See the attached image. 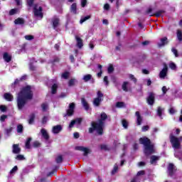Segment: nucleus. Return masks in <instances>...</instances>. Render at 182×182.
<instances>
[{"mask_svg":"<svg viewBox=\"0 0 182 182\" xmlns=\"http://www.w3.org/2000/svg\"><path fill=\"white\" fill-rule=\"evenodd\" d=\"M33 99V92L32 91V87L31 85H26L21 88L16 97L18 110H22V109L26 106L28 100H32Z\"/></svg>","mask_w":182,"mask_h":182,"instance_id":"f257e3e1","label":"nucleus"},{"mask_svg":"<svg viewBox=\"0 0 182 182\" xmlns=\"http://www.w3.org/2000/svg\"><path fill=\"white\" fill-rule=\"evenodd\" d=\"M107 119V114L106 112H102L100 115V118L98 119V122H92L91 127L88 129V132L92 134L93 132L97 131V134L99 136L103 135V127H105V122H106Z\"/></svg>","mask_w":182,"mask_h":182,"instance_id":"f03ea898","label":"nucleus"},{"mask_svg":"<svg viewBox=\"0 0 182 182\" xmlns=\"http://www.w3.org/2000/svg\"><path fill=\"white\" fill-rule=\"evenodd\" d=\"M139 144L144 146V153L145 156H151L155 153L154 145L151 144V141L146 136L139 138Z\"/></svg>","mask_w":182,"mask_h":182,"instance_id":"7ed1b4c3","label":"nucleus"},{"mask_svg":"<svg viewBox=\"0 0 182 182\" xmlns=\"http://www.w3.org/2000/svg\"><path fill=\"white\" fill-rule=\"evenodd\" d=\"M33 12L34 14V16L36 18H43V8L42 6H38V4H36L33 5Z\"/></svg>","mask_w":182,"mask_h":182,"instance_id":"20e7f679","label":"nucleus"},{"mask_svg":"<svg viewBox=\"0 0 182 182\" xmlns=\"http://www.w3.org/2000/svg\"><path fill=\"white\" fill-rule=\"evenodd\" d=\"M102 102H103V94L102 91L98 90L97 92V97L94 99L92 103H93V105L95 106V107H99Z\"/></svg>","mask_w":182,"mask_h":182,"instance_id":"39448f33","label":"nucleus"},{"mask_svg":"<svg viewBox=\"0 0 182 182\" xmlns=\"http://www.w3.org/2000/svg\"><path fill=\"white\" fill-rule=\"evenodd\" d=\"M75 107L76 105L75 104V102L70 103L68 109L66 111V114H64L63 117H66V116H68V117H71V116H73V114H75Z\"/></svg>","mask_w":182,"mask_h":182,"instance_id":"423d86ee","label":"nucleus"},{"mask_svg":"<svg viewBox=\"0 0 182 182\" xmlns=\"http://www.w3.org/2000/svg\"><path fill=\"white\" fill-rule=\"evenodd\" d=\"M155 102H156V94H154V92H149V95L146 97V103L149 106H153V105H154Z\"/></svg>","mask_w":182,"mask_h":182,"instance_id":"0eeeda50","label":"nucleus"},{"mask_svg":"<svg viewBox=\"0 0 182 182\" xmlns=\"http://www.w3.org/2000/svg\"><path fill=\"white\" fill-rule=\"evenodd\" d=\"M171 143L172 144V146L173 149H176V150H178L180 149V140L178 138L176 137L175 136L171 135Z\"/></svg>","mask_w":182,"mask_h":182,"instance_id":"6e6552de","label":"nucleus"},{"mask_svg":"<svg viewBox=\"0 0 182 182\" xmlns=\"http://www.w3.org/2000/svg\"><path fill=\"white\" fill-rule=\"evenodd\" d=\"M63 129V128L62 127V125L58 124V125L53 127L52 133H53V134H59V133Z\"/></svg>","mask_w":182,"mask_h":182,"instance_id":"1a4fd4ad","label":"nucleus"},{"mask_svg":"<svg viewBox=\"0 0 182 182\" xmlns=\"http://www.w3.org/2000/svg\"><path fill=\"white\" fill-rule=\"evenodd\" d=\"M168 70V68L167 67V65L164 64V68L161 70V71L159 73V77L164 78L166 76H167Z\"/></svg>","mask_w":182,"mask_h":182,"instance_id":"9d476101","label":"nucleus"},{"mask_svg":"<svg viewBox=\"0 0 182 182\" xmlns=\"http://www.w3.org/2000/svg\"><path fill=\"white\" fill-rule=\"evenodd\" d=\"M135 115L136 116V124H137V126H141V123L143 122V117H141V115L140 114V112L136 111L135 112Z\"/></svg>","mask_w":182,"mask_h":182,"instance_id":"9b49d317","label":"nucleus"},{"mask_svg":"<svg viewBox=\"0 0 182 182\" xmlns=\"http://www.w3.org/2000/svg\"><path fill=\"white\" fill-rule=\"evenodd\" d=\"M12 148V153L14 154H19V153H21V147H19V144H13Z\"/></svg>","mask_w":182,"mask_h":182,"instance_id":"f8f14e48","label":"nucleus"},{"mask_svg":"<svg viewBox=\"0 0 182 182\" xmlns=\"http://www.w3.org/2000/svg\"><path fill=\"white\" fill-rule=\"evenodd\" d=\"M161 43H158V46L159 48H163V46H166V45L168 44V39L167 38V37H164L162 38H161Z\"/></svg>","mask_w":182,"mask_h":182,"instance_id":"ddd939ff","label":"nucleus"},{"mask_svg":"<svg viewBox=\"0 0 182 182\" xmlns=\"http://www.w3.org/2000/svg\"><path fill=\"white\" fill-rule=\"evenodd\" d=\"M75 40L77 42V48L82 49V48H83V40L78 36H75Z\"/></svg>","mask_w":182,"mask_h":182,"instance_id":"4468645a","label":"nucleus"},{"mask_svg":"<svg viewBox=\"0 0 182 182\" xmlns=\"http://www.w3.org/2000/svg\"><path fill=\"white\" fill-rule=\"evenodd\" d=\"M75 150H77L78 151H83L84 156L89 154V149L85 146H75Z\"/></svg>","mask_w":182,"mask_h":182,"instance_id":"2eb2a0df","label":"nucleus"},{"mask_svg":"<svg viewBox=\"0 0 182 182\" xmlns=\"http://www.w3.org/2000/svg\"><path fill=\"white\" fill-rule=\"evenodd\" d=\"M3 59L7 63H9L12 60V55H9L7 52L3 53Z\"/></svg>","mask_w":182,"mask_h":182,"instance_id":"dca6fc26","label":"nucleus"},{"mask_svg":"<svg viewBox=\"0 0 182 182\" xmlns=\"http://www.w3.org/2000/svg\"><path fill=\"white\" fill-rule=\"evenodd\" d=\"M168 175L170 176V177H173L174 176V164H168Z\"/></svg>","mask_w":182,"mask_h":182,"instance_id":"f3484780","label":"nucleus"},{"mask_svg":"<svg viewBox=\"0 0 182 182\" xmlns=\"http://www.w3.org/2000/svg\"><path fill=\"white\" fill-rule=\"evenodd\" d=\"M41 133L45 140H49V139L50 138V136H49V134L48 133V131H46V129H41Z\"/></svg>","mask_w":182,"mask_h":182,"instance_id":"a211bd4d","label":"nucleus"},{"mask_svg":"<svg viewBox=\"0 0 182 182\" xmlns=\"http://www.w3.org/2000/svg\"><path fill=\"white\" fill-rule=\"evenodd\" d=\"M70 11L71 14H74V15H76V14H77V4L76 3H73L70 6Z\"/></svg>","mask_w":182,"mask_h":182,"instance_id":"6ab92c4d","label":"nucleus"},{"mask_svg":"<svg viewBox=\"0 0 182 182\" xmlns=\"http://www.w3.org/2000/svg\"><path fill=\"white\" fill-rule=\"evenodd\" d=\"M163 14H166V11L164 10H159L157 11L155 14H150L149 16H156V18H160Z\"/></svg>","mask_w":182,"mask_h":182,"instance_id":"aec40b11","label":"nucleus"},{"mask_svg":"<svg viewBox=\"0 0 182 182\" xmlns=\"http://www.w3.org/2000/svg\"><path fill=\"white\" fill-rule=\"evenodd\" d=\"M83 80L85 82H88L89 80H92V83H95V80L93 79V77H92V75L90 74H87L84 75Z\"/></svg>","mask_w":182,"mask_h":182,"instance_id":"412c9836","label":"nucleus"},{"mask_svg":"<svg viewBox=\"0 0 182 182\" xmlns=\"http://www.w3.org/2000/svg\"><path fill=\"white\" fill-rule=\"evenodd\" d=\"M58 87L59 86L57 83H54L51 87V95H56L58 93Z\"/></svg>","mask_w":182,"mask_h":182,"instance_id":"4be33fe9","label":"nucleus"},{"mask_svg":"<svg viewBox=\"0 0 182 182\" xmlns=\"http://www.w3.org/2000/svg\"><path fill=\"white\" fill-rule=\"evenodd\" d=\"M81 102H82V105L83 107L87 112V110H89L90 107H89V103L87 102V101H86V99L82 98L81 99Z\"/></svg>","mask_w":182,"mask_h":182,"instance_id":"5701e85b","label":"nucleus"},{"mask_svg":"<svg viewBox=\"0 0 182 182\" xmlns=\"http://www.w3.org/2000/svg\"><path fill=\"white\" fill-rule=\"evenodd\" d=\"M4 96V99L7 100V102H12V100H14V95L11 93H5Z\"/></svg>","mask_w":182,"mask_h":182,"instance_id":"b1692460","label":"nucleus"},{"mask_svg":"<svg viewBox=\"0 0 182 182\" xmlns=\"http://www.w3.org/2000/svg\"><path fill=\"white\" fill-rule=\"evenodd\" d=\"M15 25H24L25 24V19L23 18H18L14 21Z\"/></svg>","mask_w":182,"mask_h":182,"instance_id":"393cba45","label":"nucleus"},{"mask_svg":"<svg viewBox=\"0 0 182 182\" xmlns=\"http://www.w3.org/2000/svg\"><path fill=\"white\" fill-rule=\"evenodd\" d=\"M160 160V156H157L156 155H152L150 157V163L151 164H154V163H156V161Z\"/></svg>","mask_w":182,"mask_h":182,"instance_id":"a878e982","label":"nucleus"},{"mask_svg":"<svg viewBox=\"0 0 182 182\" xmlns=\"http://www.w3.org/2000/svg\"><path fill=\"white\" fill-rule=\"evenodd\" d=\"M52 22H53V29H55L56 28H58V26H59V22H60L59 18H55L52 20Z\"/></svg>","mask_w":182,"mask_h":182,"instance_id":"bb28decb","label":"nucleus"},{"mask_svg":"<svg viewBox=\"0 0 182 182\" xmlns=\"http://www.w3.org/2000/svg\"><path fill=\"white\" fill-rule=\"evenodd\" d=\"M163 112H164V109L161 107H158L157 108V116L160 117L161 119H163Z\"/></svg>","mask_w":182,"mask_h":182,"instance_id":"cd10ccee","label":"nucleus"},{"mask_svg":"<svg viewBox=\"0 0 182 182\" xmlns=\"http://www.w3.org/2000/svg\"><path fill=\"white\" fill-rule=\"evenodd\" d=\"M36 115L34 113L31 114L29 117L28 124H32L35 122Z\"/></svg>","mask_w":182,"mask_h":182,"instance_id":"c85d7f7f","label":"nucleus"},{"mask_svg":"<svg viewBox=\"0 0 182 182\" xmlns=\"http://www.w3.org/2000/svg\"><path fill=\"white\" fill-rule=\"evenodd\" d=\"M21 80H19V79H16L15 80V81H14V82H13L12 84H11V87L13 88V89H15V87H16V86H19V85H21Z\"/></svg>","mask_w":182,"mask_h":182,"instance_id":"c756f323","label":"nucleus"},{"mask_svg":"<svg viewBox=\"0 0 182 182\" xmlns=\"http://www.w3.org/2000/svg\"><path fill=\"white\" fill-rule=\"evenodd\" d=\"M31 141H32V138L28 137L26 141V144H25L26 149H31Z\"/></svg>","mask_w":182,"mask_h":182,"instance_id":"7c9ffc66","label":"nucleus"},{"mask_svg":"<svg viewBox=\"0 0 182 182\" xmlns=\"http://www.w3.org/2000/svg\"><path fill=\"white\" fill-rule=\"evenodd\" d=\"M176 36L178 38V41L179 42H182V31L181 30L177 31Z\"/></svg>","mask_w":182,"mask_h":182,"instance_id":"2f4dec72","label":"nucleus"},{"mask_svg":"<svg viewBox=\"0 0 182 182\" xmlns=\"http://www.w3.org/2000/svg\"><path fill=\"white\" fill-rule=\"evenodd\" d=\"M127 85H129V82H124L122 84V89L124 92H129V89L127 88Z\"/></svg>","mask_w":182,"mask_h":182,"instance_id":"473e14b6","label":"nucleus"},{"mask_svg":"<svg viewBox=\"0 0 182 182\" xmlns=\"http://www.w3.org/2000/svg\"><path fill=\"white\" fill-rule=\"evenodd\" d=\"M55 161L58 164H60L63 161V156H62V155H59L55 158Z\"/></svg>","mask_w":182,"mask_h":182,"instance_id":"72a5a7b5","label":"nucleus"},{"mask_svg":"<svg viewBox=\"0 0 182 182\" xmlns=\"http://www.w3.org/2000/svg\"><path fill=\"white\" fill-rule=\"evenodd\" d=\"M17 133H23V125L21 124L17 125Z\"/></svg>","mask_w":182,"mask_h":182,"instance_id":"f704fd0d","label":"nucleus"},{"mask_svg":"<svg viewBox=\"0 0 182 182\" xmlns=\"http://www.w3.org/2000/svg\"><path fill=\"white\" fill-rule=\"evenodd\" d=\"M69 75H70L69 72L65 71V72H64V73H62L61 77H62L63 79L67 80V79H69Z\"/></svg>","mask_w":182,"mask_h":182,"instance_id":"c9c22d12","label":"nucleus"},{"mask_svg":"<svg viewBox=\"0 0 182 182\" xmlns=\"http://www.w3.org/2000/svg\"><path fill=\"white\" fill-rule=\"evenodd\" d=\"M116 107H118L119 109L122 107H126V105H124V102H117L116 103Z\"/></svg>","mask_w":182,"mask_h":182,"instance_id":"e433bc0d","label":"nucleus"},{"mask_svg":"<svg viewBox=\"0 0 182 182\" xmlns=\"http://www.w3.org/2000/svg\"><path fill=\"white\" fill-rule=\"evenodd\" d=\"M12 130H14V127H10L9 128H7L5 129V133L6 134V136H9V134H11V133H12Z\"/></svg>","mask_w":182,"mask_h":182,"instance_id":"4c0bfd02","label":"nucleus"},{"mask_svg":"<svg viewBox=\"0 0 182 182\" xmlns=\"http://www.w3.org/2000/svg\"><path fill=\"white\" fill-rule=\"evenodd\" d=\"M75 82H76V79H75V78L70 79L68 81L69 87H72V86H75Z\"/></svg>","mask_w":182,"mask_h":182,"instance_id":"58836bf2","label":"nucleus"},{"mask_svg":"<svg viewBox=\"0 0 182 182\" xmlns=\"http://www.w3.org/2000/svg\"><path fill=\"white\" fill-rule=\"evenodd\" d=\"M42 144H41V142H39V141H35L33 143V147H34L35 149H38V147H41Z\"/></svg>","mask_w":182,"mask_h":182,"instance_id":"ea45409f","label":"nucleus"},{"mask_svg":"<svg viewBox=\"0 0 182 182\" xmlns=\"http://www.w3.org/2000/svg\"><path fill=\"white\" fill-rule=\"evenodd\" d=\"M87 19H90V16H87L81 18V19L80 20V23L82 24L84 22H86V21H87Z\"/></svg>","mask_w":182,"mask_h":182,"instance_id":"a19ab883","label":"nucleus"},{"mask_svg":"<svg viewBox=\"0 0 182 182\" xmlns=\"http://www.w3.org/2000/svg\"><path fill=\"white\" fill-rule=\"evenodd\" d=\"M119 170V166H117V164H115L112 171V175H114L115 173H117V171Z\"/></svg>","mask_w":182,"mask_h":182,"instance_id":"79ce46f5","label":"nucleus"},{"mask_svg":"<svg viewBox=\"0 0 182 182\" xmlns=\"http://www.w3.org/2000/svg\"><path fill=\"white\" fill-rule=\"evenodd\" d=\"M41 108L43 112H46V110H48V103L44 102L41 104Z\"/></svg>","mask_w":182,"mask_h":182,"instance_id":"37998d69","label":"nucleus"},{"mask_svg":"<svg viewBox=\"0 0 182 182\" xmlns=\"http://www.w3.org/2000/svg\"><path fill=\"white\" fill-rule=\"evenodd\" d=\"M108 73H113L114 72V67H113V65H109L107 69Z\"/></svg>","mask_w":182,"mask_h":182,"instance_id":"c03bdc74","label":"nucleus"},{"mask_svg":"<svg viewBox=\"0 0 182 182\" xmlns=\"http://www.w3.org/2000/svg\"><path fill=\"white\" fill-rule=\"evenodd\" d=\"M169 68L170 69H172V70H176V69H177V65H176V63L171 62L169 63Z\"/></svg>","mask_w":182,"mask_h":182,"instance_id":"a18cd8bd","label":"nucleus"},{"mask_svg":"<svg viewBox=\"0 0 182 182\" xmlns=\"http://www.w3.org/2000/svg\"><path fill=\"white\" fill-rule=\"evenodd\" d=\"M122 126L124 129H127L129 127V123L126 119H122Z\"/></svg>","mask_w":182,"mask_h":182,"instance_id":"49530a36","label":"nucleus"},{"mask_svg":"<svg viewBox=\"0 0 182 182\" xmlns=\"http://www.w3.org/2000/svg\"><path fill=\"white\" fill-rule=\"evenodd\" d=\"M74 122H75V124H82V122H83V119L82 118H76L75 119H74Z\"/></svg>","mask_w":182,"mask_h":182,"instance_id":"de8ad7c7","label":"nucleus"},{"mask_svg":"<svg viewBox=\"0 0 182 182\" xmlns=\"http://www.w3.org/2000/svg\"><path fill=\"white\" fill-rule=\"evenodd\" d=\"M35 2V0H27V5H28V6L30 8H32V6H33V3Z\"/></svg>","mask_w":182,"mask_h":182,"instance_id":"09e8293b","label":"nucleus"},{"mask_svg":"<svg viewBox=\"0 0 182 182\" xmlns=\"http://www.w3.org/2000/svg\"><path fill=\"white\" fill-rule=\"evenodd\" d=\"M18 171V166H15L14 168L10 171V174H14V173H16Z\"/></svg>","mask_w":182,"mask_h":182,"instance_id":"8fccbe9b","label":"nucleus"},{"mask_svg":"<svg viewBox=\"0 0 182 182\" xmlns=\"http://www.w3.org/2000/svg\"><path fill=\"white\" fill-rule=\"evenodd\" d=\"M129 79L134 82V83H137V79L134 77L133 74L129 75Z\"/></svg>","mask_w":182,"mask_h":182,"instance_id":"3c124183","label":"nucleus"},{"mask_svg":"<svg viewBox=\"0 0 182 182\" xmlns=\"http://www.w3.org/2000/svg\"><path fill=\"white\" fill-rule=\"evenodd\" d=\"M16 159L19 161L25 160V156H23V155L18 154L16 156Z\"/></svg>","mask_w":182,"mask_h":182,"instance_id":"603ef678","label":"nucleus"},{"mask_svg":"<svg viewBox=\"0 0 182 182\" xmlns=\"http://www.w3.org/2000/svg\"><path fill=\"white\" fill-rule=\"evenodd\" d=\"M100 149L101 150H105V151H107V150H109V148H107V145L106 144H101Z\"/></svg>","mask_w":182,"mask_h":182,"instance_id":"864d4df0","label":"nucleus"},{"mask_svg":"<svg viewBox=\"0 0 182 182\" xmlns=\"http://www.w3.org/2000/svg\"><path fill=\"white\" fill-rule=\"evenodd\" d=\"M171 50H172L173 53L175 55V57L178 58V51L177 50V49L173 48L171 49Z\"/></svg>","mask_w":182,"mask_h":182,"instance_id":"5fc2aeb1","label":"nucleus"},{"mask_svg":"<svg viewBox=\"0 0 182 182\" xmlns=\"http://www.w3.org/2000/svg\"><path fill=\"white\" fill-rule=\"evenodd\" d=\"M150 129V127L149 125L143 126L141 128L142 132H147Z\"/></svg>","mask_w":182,"mask_h":182,"instance_id":"6e6d98bb","label":"nucleus"},{"mask_svg":"<svg viewBox=\"0 0 182 182\" xmlns=\"http://www.w3.org/2000/svg\"><path fill=\"white\" fill-rule=\"evenodd\" d=\"M144 174H146V171L142 170V171H138L136 173V176L139 177L140 176H144Z\"/></svg>","mask_w":182,"mask_h":182,"instance_id":"4d7b16f0","label":"nucleus"},{"mask_svg":"<svg viewBox=\"0 0 182 182\" xmlns=\"http://www.w3.org/2000/svg\"><path fill=\"white\" fill-rule=\"evenodd\" d=\"M30 70L35 71L36 70V67L33 65V63H31L29 64Z\"/></svg>","mask_w":182,"mask_h":182,"instance_id":"13d9d810","label":"nucleus"},{"mask_svg":"<svg viewBox=\"0 0 182 182\" xmlns=\"http://www.w3.org/2000/svg\"><path fill=\"white\" fill-rule=\"evenodd\" d=\"M176 109L173 107H171L169 109H168V113L170 114H174L176 113Z\"/></svg>","mask_w":182,"mask_h":182,"instance_id":"bf43d9fd","label":"nucleus"},{"mask_svg":"<svg viewBox=\"0 0 182 182\" xmlns=\"http://www.w3.org/2000/svg\"><path fill=\"white\" fill-rule=\"evenodd\" d=\"M7 118H8L7 115L3 114L0 117V121L4 122H5V119H7Z\"/></svg>","mask_w":182,"mask_h":182,"instance_id":"052dcab7","label":"nucleus"},{"mask_svg":"<svg viewBox=\"0 0 182 182\" xmlns=\"http://www.w3.org/2000/svg\"><path fill=\"white\" fill-rule=\"evenodd\" d=\"M16 9H12L10 10L9 11V15L12 16V15H15V14H16Z\"/></svg>","mask_w":182,"mask_h":182,"instance_id":"680f3d73","label":"nucleus"},{"mask_svg":"<svg viewBox=\"0 0 182 182\" xmlns=\"http://www.w3.org/2000/svg\"><path fill=\"white\" fill-rule=\"evenodd\" d=\"M86 4H87V0H81L82 8H85V6H86Z\"/></svg>","mask_w":182,"mask_h":182,"instance_id":"e2e57ef3","label":"nucleus"},{"mask_svg":"<svg viewBox=\"0 0 182 182\" xmlns=\"http://www.w3.org/2000/svg\"><path fill=\"white\" fill-rule=\"evenodd\" d=\"M25 39H26V41H32V39H33V36L27 35L25 36Z\"/></svg>","mask_w":182,"mask_h":182,"instance_id":"0e129e2a","label":"nucleus"},{"mask_svg":"<svg viewBox=\"0 0 182 182\" xmlns=\"http://www.w3.org/2000/svg\"><path fill=\"white\" fill-rule=\"evenodd\" d=\"M60 59L58 57L54 58L53 60L50 61L51 63H58Z\"/></svg>","mask_w":182,"mask_h":182,"instance_id":"69168bd1","label":"nucleus"},{"mask_svg":"<svg viewBox=\"0 0 182 182\" xmlns=\"http://www.w3.org/2000/svg\"><path fill=\"white\" fill-rule=\"evenodd\" d=\"M104 82L107 86L109 85V77L107 76L104 77Z\"/></svg>","mask_w":182,"mask_h":182,"instance_id":"338daca9","label":"nucleus"},{"mask_svg":"<svg viewBox=\"0 0 182 182\" xmlns=\"http://www.w3.org/2000/svg\"><path fill=\"white\" fill-rule=\"evenodd\" d=\"M0 110L3 112H6V107L5 105H1L0 106Z\"/></svg>","mask_w":182,"mask_h":182,"instance_id":"774afa93","label":"nucleus"}]
</instances>
